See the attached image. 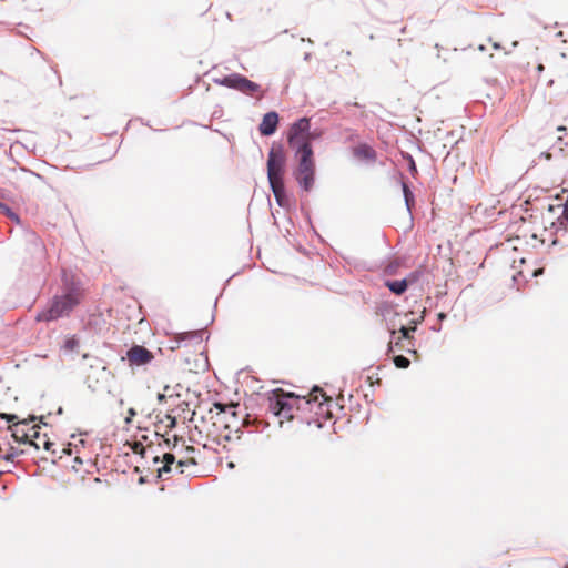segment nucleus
Here are the masks:
<instances>
[{"label": "nucleus", "instance_id": "nucleus-1", "mask_svg": "<svg viewBox=\"0 0 568 568\" xmlns=\"http://www.w3.org/2000/svg\"><path fill=\"white\" fill-rule=\"evenodd\" d=\"M295 156L297 165L293 171V176L303 191L310 192L314 187L316 173L312 145L306 142L302 143L296 150Z\"/></svg>", "mask_w": 568, "mask_h": 568}, {"label": "nucleus", "instance_id": "nucleus-2", "mask_svg": "<svg viewBox=\"0 0 568 568\" xmlns=\"http://www.w3.org/2000/svg\"><path fill=\"white\" fill-rule=\"evenodd\" d=\"M79 302V294L73 290L63 295H57L50 301L48 306L37 315V321L50 322L69 316Z\"/></svg>", "mask_w": 568, "mask_h": 568}, {"label": "nucleus", "instance_id": "nucleus-3", "mask_svg": "<svg viewBox=\"0 0 568 568\" xmlns=\"http://www.w3.org/2000/svg\"><path fill=\"white\" fill-rule=\"evenodd\" d=\"M324 397V394L320 390L318 387H314L311 394V398H306L305 396L301 397L296 395V400H287L285 403V407L283 412H281V417L285 419L293 418V412L296 410H313V407L316 406L317 410L316 415L327 414L328 409L325 407L324 402H318V398Z\"/></svg>", "mask_w": 568, "mask_h": 568}, {"label": "nucleus", "instance_id": "nucleus-4", "mask_svg": "<svg viewBox=\"0 0 568 568\" xmlns=\"http://www.w3.org/2000/svg\"><path fill=\"white\" fill-rule=\"evenodd\" d=\"M286 158L282 145H273L267 156L268 183H284V169Z\"/></svg>", "mask_w": 568, "mask_h": 568}, {"label": "nucleus", "instance_id": "nucleus-5", "mask_svg": "<svg viewBox=\"0 0 568 568\" xmlns=\"http://www.w3.org/2000/svg\"><path fill=\"white\" fill-rule=\"evenodd\" d=\"M214 83L237 90L247 95H254L261 91V85L251 81L240 73H231L220 79H214Z\"/></svg>", "mask_w": 568, "mask_h": 568}, {"label": "nucleus", "instance_id": "nucleus-6", "mask_svg": "<svg viewBox=\"0 0 568 568\" xmlns=\"http://www.w3.org/2000/svg\"><path fill=\"white\" fill-rule=\"evenodd\" d=\"M0 418L4 419L7 423H13V425L8 427V430L11 432V436L14 438L16 442H18V443H30L36 448H40V444L34 443V442L29 439L30 437H34L37 439H40V435H39V430H38L39 426L31 427V430L33 432V434L30 435L23 428H20V425H28V420L17 422L18 420V416L17 415H14V414H6V413L0 414Z\"/></svg>", "mask_w": 568, "mask_h": 568}, {"label": "nucleus", "instance_id": "nucleus-7", "mask_svg": "<svg viewBox=\"0 0 568 568\" xmlns=\"http://www.w3.org/2000/svg\"><path fill=\"white\" fill-rule=\"evenodd\" d=\"M308 129H311L310 119L308 118H301L297 121H295L288 131L287 141L291 148H293L295 151L298 149V146L302 143H308L307 139H304L306 133H308Z\"/></svg>", "mask_w": 568, "mask_h": 568}, {"label": "nucleus", "instance_id": "nucleus-8", "mask_svg": "<svg viewBox=\"0 0 568 568\" xmlns=\"http://www.w3.org/2000/svg\"><path fill=\"white\" fill-rule=\"evenodd\" d=\"M287 400H296L294 393H286L281 388L272 390L268 396V409L277 417H281V412L285 407Z\"/></svg>", "mask_w": 568, "mask_h": 568}, {"label": "nucleus", "instance_id": "nucleus-9", "mask_svg": "<svg viewBox=\"0 0 568 568\" xmlns=\"http://www.w3.org/2000/svg\"><path fill=\"white\" fill-rule=\"evenodd\" d=\"M153 354L144 346L133 345L126 352V358L131 365L142 366L149 364L153 359Z\"/></svg>", "mask_w": 568, "mask_h": 568}, {"label": "nucleus", "instance_id": "nucleus-10", "mask_svg": "<svg viewBox=\"0 0 568 568\" xmlns=\"http://www.w3.org/2000/svg\"><path fill=\"white\" fill-rule=\"evenodd\" d=\"M277 124L278 114L275 111L267 112L258 125L260 133L264 136H270L275 133Z\"/></svg>", "mask_w": 568, "mask_h": 568}, {"label": "nucleus", "instance_id": "nucleus-11", "mask_svg": "<svg viewBox=\"0 0 568 568\" xmlns=\"http://www.w3.org/2000/svg\"><path fill=\"white\" fill-rule=\"evenodd\" d=\"M270 187L274 194L276 203L282 207L287 206L288 200L286 196L284 183H273L270 184Z\"/></svg>", "mask_w": 568, "mask_h": 568}, {"label": "nucleus", "instance_id": "nucleus-12", "mask_svg": "<svg viewBox=\"0 0 568 568\" xmlns=\"http://www.w3.org/2000/svg\"><path fill=\"white\" fill-rule=\"evenodd\" d=\"M354 154L357 158L374 161L376 159V152L373 148L367 144H362L354 150Z\"/></svg>", "mask_w": 568, "mask_h": 568}, {"label": "nucleus", "instance_id": "nucleus-13", "mask_svg": "<svg viewBox=\"0 0 568 568\" xmlns=\"http://www.w3.org/2000/svg\"><path fill=\"white\" fill-rule=\"evenodd\" d=\"M385 285L392 293L396 295H402L408 287L407 280L405 278L399 281H387Z\"/></svg>", "mask_w": 568, "mask_h": 568}, {"label": "nucleus", "instance_id": "nucleus-14", "mask_svg": "<svg viewBox=\"0 0 568 568\" xmlns=\"http://www.w3.org/2000/svg\"><path fill=\"white\" fill-rule=\"evenodd\" d=\"M175 463V456L170 453H165L163 455V466L158 469L159 477H161L164 473L171 471V466Z\"/></svg>", "mask_w": 568, "mask_h": 568}, {"label": "nucleus", "instance_id": "nucleus-15", "mask_svg": "<svg viewBox=\"0 0 568 568\" xmlns=\"http://www.w3.org/2000/svg\"><path fill=\"white\" fill-rule=\"evenodd\" d=\"M402 187L406 207L410 211L412 204L414 203V194L405 182L402 183Z\"/></svg>", "mask_w": 568, "mask_h": 568}, {"label": "nucleus", "instance_id": "nucleus-16", "mask_svg": "<svg viewBox=\"0 0 568 568\" xmlns=\"http://www.w3.org/2000/svg\"><path fill=\"white\" fill-rule=\"evenodd\" d=\"M394 364L398 368H407L410 365V361L403 355H397L394 357Z\"/></svg>", "mask_w": 568, "mask_h": 568}, {"label": "nucleus", "instance_id": "nucleus-17", "mask_svg": "<svg viewBox=\"0 0 568 568\" xmlns=\"http://www.w3.org/2000/svg\"><path fill=\"white\" fill-rule=\"evenodd\" d=\"M416 329V326L413 327H406L405 325H400L399 332H400V338L409 339L410 338V332H414Z\"/></svg>", "mask_w": 568, "mask_h": 568}, {"label": "nucleus", "instance_id": "nucleus-18", "mask_svg": "<svg viewBox=\"0 0 568 568\" xmlns=\"http://www.w3.org/2000/svg\"><path fill=\"white\" fill-rule=\"evenodd\" d=\"M79 342L74 337L68 338L64 343V348L68 351H73L78 347Z\"/></svg>", "mask_w": 568, "mask_h": 568}, {"label": "nucleus", "instance_id": "nucleus-19", "mask_svg": "<svg viewBox=\"0 0 568 568\" xmlns=\"http://www.w3.org/2000/svg\"><path fill=\"white\" fill-rule=\"evenodd\" d=\"M321 135H322V132H321V131H317V130L311 131V130L308 129V133H306V135L304 136V139H307V140H308V143L311 144V141H312V140L318 139Z\"/></svg>", "mask_w": 568, "mask_h": 568}, {"label": "nucleus", "instance_id": "nucleus-20", "mask_svg": "<svg viewBox=\"0 0 568 568\" xmlns=\"http://www.w3.org/2000/svg\"><path fill=\"white\" fill-rule=\"evenodd\" d=\"M0 209L3 210L10 217H13L16 220H18V216L17 214H14L9 206H7L6 204L1 203L0 202Z\"/></svg>", "mask_w": 568, "mask_h": 568}, {"label": "nucleus", "instance_id": "nucleus-21", "mask_svg": "<svg viewBox=\"0 0 568 568\" xmlns=\"http://www.w3.org/2000/svg\"><path fill=\"white\" fill-rule=\"evenodd\" d=\"M136 415V412L134 408H129L128 410V417L125 418V424H130L132 420V417Z\"/></svg>", "mask_w": 568, "mask_h": 568}, {"label": "nucleus", "instance_id": "nucleus-22", "mask_svg": "<svg viewBox=\"0 0 568 568\" xmlns=\"http://www.w3.org/2000/svg\"><path fill=\"white\" fill-rule=\"evenodd\" d=\"M408 159H409V171L410 172H416L417 169H416L415 161L413 160V158L410 155L408 156Z\"/></svg>", "mask_w": 568, "mask_h": 568}, {"label": "nucleus", "instance_id": "nucleus-23", "mask_svg": "<svg viewBox=\"0 0 568 568\" xmlns=\"http://www.w3.org/2000/svg\"><path fill=\"white\" fill-rule=\"evenodd\" d=\"M53 443H51L49 439H43L42 446L45 450H50Z\"/></svg>", "mask_w": 568, "mask_h": 568}, {"label": "nucleus", "instance_id": "nucleus-24", "mask_svg": "<svg viewBox=\"0 0 568 568\" xmlns=\"http://www.w3.org/2000/svg\"><path fill=\"white\" fill-rule=\"evenodd\" d=\"M186 465H187V463H186V462H184V460H180V462L178 463V466L181 468L180 473H183V467H184V466H186Z\"/></svg>", "mask_w": 568, "mask_h": 568}, {"label": "nucleus", "instance_id": "nucleus-25", "mask_svg": "<svg viewBox=\"0 0 568 568\" xmlns=\"http://www.w3.org/2000/svg\"><path fill=\"white\" fill-rule=\"evenodd\" d=\"M158 399H159L160 402L164 400V399H165V395H163V394H159V395H158Z\"/></svg>", "mask_w": 568, "mask_h": 568}, {"label": "nucleus", "instance_id": "nucleus-26", "mask_svg": "<svg viewBox=\"0 0 568 568\" xmlns=\"http://www.w3.org/2000/svg\"><path fill=\"white\" fill-rule=\"evenodd\" d=\"M14 457V454L7 455L4 458L6 460H11Z\"/></svg>", "mask_w": 568, "mask_h": 568}, {"label": "nucleus", "instance_id": "nucleus-27", "mask_svg": "<svg viewBox=\"0 0 568 568\" xmlns=\"http://www.w3.org/2000/svg\"><path fill=\"white\" fill-rule=\"evenodd\" d=\"M175 424H176L175 418H172L171 422H170V427H174Z\"/></svg>", "mask_w": 568, "mask_h": 568}, {"label": "nucleus", "instance_id": "nucleus-28", "mask_svg": "<svg viewBox=\"0 0 568 568\" xmlns=\"http://www.w3.org/2000/svg\"><path fill=\"white\" fill-rule=\"evenodd\" d=\"M445 317H446V315H445L444 313H439V314H438V318H439V320H444Z\"/></svg>", "mask_w": 568, "mask_h": 568}, {"label": "nucleus", "instance_id": "nucleus-29", "mask_svg": "<svg viewBox=\"0 0 568 568\" xmlns=\"http://www.w3.org/2000/svg\"><path fill=\"white\" fill-rule=\"evenodd\" d=\"M557 130L560 131V132H564V131H566V128L565 126H558Z\"/></svg>", "mask_w": 568, "mask_h": 568}, {"label": "nucleus", "instance_id": "nucleus-30", "mask_svg": "<svg viewBox=\"0 0 568 568\" xmlns=\"http://www.w3.org/2000/svg\"><path fill=\"white\" fill-rule=\"evenodd\" d=\"M544 70V65L542 64H539L538 65V71H542Z\"/></svg>", "mask_w": 568, "mask_h": 568}, {"label": "nucleus", "instance_id": "nucleus-31", "mask_svg": "<svg viewBox=\"0 0 568 568\" xmlns=\"http://www.w3.org/2000/svg\"><path fill=\"white\" fill-rule=\"evenodd\" d=\"M229 468H234V464L231 462L227 464Z\"/></svg>", "mask_w": 568, "mask_h": 568}, {"label": "nucleus", "instance_id": "nucleus-32", "mask_svg": "<svg viewBox=\"0 0 568 568\" xmlns=\"http://www.w3.org/2000/svg\"><path fill=\"white\" fill-rule=\"evenodd\" d=\"M389 332L392 335H395V333H396L394 328H389Z\"/></svg>", "mask_w": 568, "mask_h": 568}, {"label": "nucleus", "instance_id": "nucleus-33", "mask_svg": "<svg viewBox=\"0 0 568 568\" xmlns=\"http://www.w3.org/2000/svg\"><path fill=\"white\" fill-rule=\"evenodd\" d=\"M160 458L156 456L154 457V463H159Z\"/></svg>", "mask_w": 568, "mask_h": 568}, {"label": "nucleus", "instance_id": "nucleus-34", "mask_svg": "<svg viewBox=\"0 0 568 568\" xmlns=\"http://www.w3.org/2000/svg\"><path fill=\"white\" fill-rule=\"evenodd\" d=\"M310 59V53L305 54V60Z\"/></svg>", "mask_w": 568, "mask_h": 568}]
</instances>
